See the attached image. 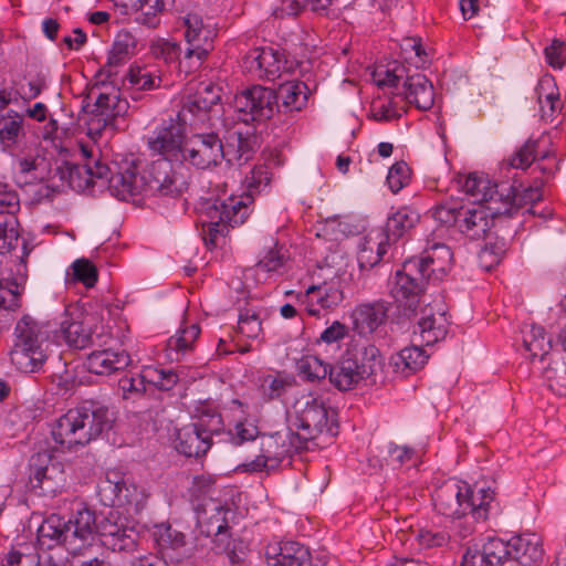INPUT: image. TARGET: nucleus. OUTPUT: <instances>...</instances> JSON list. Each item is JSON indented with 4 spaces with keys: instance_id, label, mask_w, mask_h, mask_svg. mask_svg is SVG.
Masks as SVG:
<instances>
[{
    "instance_id": "1",
    "label": "nucleus",
    "mask_w": 566,
    "mask_h": 566,
    "mask_svg": "<svg viewBox=\"0 0 566 566\" xmlns=\"http://www.w3.org/2000/svg\"><path fill=\"white\" fill-rule=\"evenodd\" d=\"M73 190L86 191L95 179H106L112 196L128 200L138 195L178 198L188 182L180 171L167 159L154 160L138 175L135 163L123 161L107 166L94 155V147L78 142L73 147Z\"/></svg>"
},
{
    "instance_id": "2",
    "label": "nucleus",
    "mask_w": 566,
    "mask_h": 566,
    "mask_svg": "<svg viewBox=\"0 0 566 566\" xmlns=\"http://www.w3.org/2000/svg\"><path fill=\"white\" fill-rule=\"evenodd\" d=\"M136 39L128 31L117 33L109 51L103 72L106 81L101 87H92L87 96L82 98L81 111L77 115L78 125H87L90 133L101 132L107 127L117 128V118L127 114L129 104L123 92L127 90H151L160 78L154 76L147 69L129 67L119 76V67L134 54Z\"/></svg>"
},
{
    "instance_id": "3",
    "label": "nucleus",
    "mask_w": 566,
    "mask_h": 566,
    "mask_svg": "<svg viewBox=\"0 0 566 566\" xmlns=\"http://www.w3.org/2000/svg\"><path fill=\"white\" fill-rule=\"evenodd\" d=\"M419 262L407 260L401 270L395 274V282L390 290L392 297L403 308L409 318L417 317L418 331L426 345H432L443 339L448 333L449 321L442 304H427L419 308L422 293L428 283L427 274L418 269Z\"/></svg>"
},
{
    "instance_id": "4",
    "label": "nucleus",
    "mask_w": 566,
    "mask_h": 566,
    "mask_svg": "<svg viewBox=\"0 0 566 566\" xmlns=\"http://www.w3.org/2000/svg\"><path fill=\"white\" fill-rule=\"evenodd\" d=\"M295 426L300 432H295L306 446L321 436L329 439L338 433L337 413L326 401L318 396L306 395L300 398L295 405Z\"/></svg>"
},
{
    "instance_id": "5",
    "label": "nucleus",
    "mask_w": 566,
    "mask_h": 566,
    "mask_svg": "<svg viewBox=\"0 0 566 566\" xmlns=\"http://www.w3.org/2000/svg\"><path fill=\"white\" fill-rule=\"evenodd\" d=\"M250 214L243 197H229L227 200L208 201L205 208L203 240L207 247L216 248L219 237H226L229 228L242 224Z\"/></svg>"
},
{
    "instance_id": "6",
    "label": "nucleus",
    "mask_w": 566,
    "mask_h": 566,
    "mask_svg": "<svg viewBox=\"0 0 566 566\" xmlns=\"http://www.w3.org/2000/svg\"><path fill=\"white\" fill-rule=\"evenodd\" d=\"M17 342L10 352L15 367L23 373H32L45 360L41 348L43 340L41 327L29 315H24L15 326Z\"/></svg>"
},
{
    "instance_id": "7",
    "label": "nucleus",
    "mask_w": 566,
    "mask_h": 566,
    "mask_svg": "<svg viewBox=\"0 0 566 566\" xmlns=\"http://www.w3.org/2000/svg\"><path fill=\"white\" fill-rule=\"evenodd\" d=\"M59 515H51L38 530V542L42 549L48 551L44 562L38 556L35 566H67L71 552L67 547L69 524Z\"/></svg>"
},
{
    "instance_id": "8",
    "label": "nucleus",
    "mask_w": 566,
    "mask_h": 566,
    "mask_svg": "<svg viewBox=\"0 0 566 566\" xmlns=\"http://www.w3.org/2000/svg\"><path fill=\"white\" fill-rule=\"evenodd\" d=\"M405 77V67L396 66L384 72V77L377 78L379 86L398 87L400 80ZM403 99L420 111H428L434 103V88L426 75L417 73L406 76L402 84Z\"/></svg>"
},
{
    "instance_id": "9",
    "label": "nucleus",
    "mask_w": 566,
    "mask_h": 566,
    "mask_svg": "<svg viewBox=\"0 0 566 566\" xmlns=\"http://www.w3.org/2000/svg\"><path fill=\"white\" fill-rule=\"evenodd\" d=\"M112 422L108 408L96 400H83L73 416V446H85L96 439Z\"/></svg>"
},
{
    "instance_id": "10",
    "label": "nucleus",
    "mask_w": 566,
    "mask_h": 566,
    "mask_svg": "<svg viewBox=\"0 0 566 566\" xmlns=\"http://www.w3.org/2000/svg\"><path fill=\"white\" fill-rule=\"evenodd\" d=\"M221 417L213 413L209 420L203 418L179 429L175 439V449L185 457L200 458L212 446V436L220 432Z\"/></svg>"
},
{
    "instance_id": "11",
    "label": "nucleus",
    "mask_w": 566,
    "mask_h": 566,
    "mask_svg": "<svg viewBox=\"0 0 566 566\" xmlns=\"http://www.w3.org/2000/svg\"><path fill=\"white\" fill-rule=\"evenodd\" d=\"M233 107L242 114L241 119L249 123L270 119L279 111L280 105L273 88L253 85L235 94Z\"/></svg>"
},
{
    "instance_id": "12",
    "label": "nucleus",
    "mask_w": 566,
    "mask_h": 566,
    "mask_svg": "<svg viewBox=\"0 0 566 566\" xmlns=\"http://www.w3.org/2000/svg\"><path fill=\"white\" fill-rule=\"evenodd\" d=\"M224 145L216 133L193 134L185 140L184 161L198 169H209L226 160Z\"/></svg>"
},
{
    "instance_id": "13",
    "label": "nucleus",
    "mask_w": 566,
    "mask_h": 566,
    "mask_svg": "<svg viewBox=\"0 0 566 566\" xmlns=\"http://www.w3.org/2000/svg\"><path fill=\"white\" fill-rule=\"evenodd\" d=\"M221 88L212 83H200L196 92L187 97L180 116L184 120L192 117L191 124H211L213 116L220 111Z\"/></svg>"
},
{
    "instance_id": "14",
    "label": "nucleus",
    "mask_w": 566,
    "mask_h": 566,
    "mask_svg": "<svg viewBox=\"0 0 566 566\" xmlns=\"http://www.w3.org/2000/svg\"><path fill=\"white\" fill-rule=\"evenodd\" d=\"M105 503L112 506H134L138 510L144 501V490L130 483L118 470H108L99 485Z\"/></svg>"
},
{
    "instance_id": "15",
    "label": "nucleus",
    "mask_w": 566,
    "mask_h": 566,
    "mask_svg": "<svg viewBox=\"0 0 566 566\" xmlns=\"http://www.w3.org/2000/svg\"><path fill=\"white\" fill-rule=\"evenodd\" d=\"M30 484L43 493H55L65 482L64 469L55 455L46 451L33 454L29 462Z\"/></svg>"
},
{
    "instance_id": "16",
    "label": "nucleus",
    "mask_w": 566,
    "mask_h": 566,
    "mask_svg": "<svg viewBox=\"0 0 566 566\" xmlns=\"http://www.w3.org/2000/svg\"><path fill=\"white\" fill-rule=\"evenodd\" d=\"M184 128L178 122L170 119L148 139V147L153 156H160L170 164L184 161Z\"/></svg>"
},
{
    "instance_id": "17",
    "label": "nucleus",
    "mask_w": 566,
    "mask_h": 566,
    "mask_svg": "<svg viewBox=\"0 0 566 566\" xmlns=\"http://www.w3.org/2000/svg\"><path fill=\"white\" fill-rule=\"evenodd\" d=\"M99 538L104 548L129 554L137 549L139 534L134 527L118 524L115 513L109 512L99 521Z\"/></svg>"
},
{
    "instance_id": "18",
    "label": "nucleus",
    "mask_w": 566,
    "mask_h": 566,
    "mask_svg": "<svg viewBox=\"0 0 566 566\" xmlns=\"http://www.w3.org/2000/svg\"><path fill=\"white\" fill-rule=\"evenodd\" d=\"M433 503L440 514L460 518L472 510L471 490L467 484L447 482L436 490Z\"/></svg>"
},
{
    "instance_id": "19",
    "label": "nucleus",
    "mask_w": 566,
    "mask_h": 566,
    "mask_svg": "<svg viewBox=\"0 0 566 566\" xmlns=\"http://www.w3.org/2000/svg\"><path fill=\"white\" fill-rule=\"evenodd\" d=\"M50 139L52 147L56 150L55 168L52 178L71 187V134L69 127L59 126L55 119H51L44 135Z\"/></svg>"
},
{
    "instance_id": "20",
    "label": "nucleus",
    "mask_w": 566,
    "mask_h": 566,
    "mask_svg": "<svg viewBox=\"0 0 566 566\" xmlns=\"http://www.w3.org/2000/svg\"><path fill=\"white\" fill-rule=\"evenodd\" d=\"M305 448L301 438L290 429L261 437V452L271 462V468L277 469L285 458Z\"/></svg>"
},
{
    "instance_id": "21",
    "label": "nucleus",
    "mask_w": 566,
    "mask_h": 566,
    "mask_svg": "<svg viewBox=\"0 0 566 566\" xmlns=\"http://www.w3.org/2000/svg\"><path fill=\"white\" fill-rule=\"evenodd\" d=\"M452 256L450 248L444 243L428 242L423 255L411 260L420 263L417 266L421 272H424L423 274H427L428 280L431 277L441 280L451 268Z\"/></svg>"
},
{
    "instance_id": "22",
    "label": "nucleus",
    "mask_w": 566,
    "mask_h": 566,
    "mask_svg": "<svg viewBox=\"0 0 566 566\" xmlns=\"http://www.w3.org/2000/svg\"><path fill=\"white\" fill-rule=\"evenodd\" d=\"M389 310L390 303L382 300L358 305L352 314L354 329L359 335L373 334L386 323Z\"/></svg>"
},
{
    "instance_id": "23",
    "label": "nucleus",
    "mask_w": 566,
    "mask_h": 566,
    "mask_svg": "<svg viewBox=\"0 0 566 566\" xmlns=\"http://www.w3.org/2000/svg\"><path fill=\"white\" fill-rule=\"evenodd\" d=\"M269 566H312L310 551L296 542H282L266 547Z\"/></svg>"
},
{
    "instance_id": "24",
    "label": "nucleus",
    "mask_w": 566,
    "mask_h": 566,
    "mask_svg": "<svg viewBox=\"0 0 566 566\" xmlns=\"http://www.w3.org/2000/svg\"><path fill=\"white\" fill-rule=\"evenodd\" d=\"M492 214L485 207H463L458 230L471 240L484 239L493 226Z\"/></svg>"
},
{
    "instance_id": "25",
    "label": "nucleus",
    "mask_w": 566,
    "mask_h": 566,
    "mask_svg": "<svg viewBox=\"0 0 566 566\" xmlns=\"http://www.w3.org/2000/svg\"><path fill=\"white\" fill-rule=\"evenodd\" d=\"M129 364L130 357L126 352L104 349L91 353L82 363V367L96 375H109L126 368Z\"/></svg>"
},
{
    "instance_id": "26",
    "label": "nucleus",
    "mask_w": 566,
    "mask_h": 566,
    "mask_svg": "<svg viewBox=\"0 0 566 566\" xmlns=\"http://www.w3.org/2000/svg\"><path fill=\"white\" fill-rule=\"evenodd\" d=\"M513 563L522 566H533L543 559L542 541L537 534L526 533L510 539Z\"/></svg>"
},
{
    "instance_id": "27",
    "label": "nucleus",
    "mask_w": 566,
    "mask_h": 566,
    "mask_svg": "<svg viewBox=\"0 0 566 566\" xmlns=\"http://www.w3.org/2000/svg\"><path fill=\"white\" fill-rule=\"evenodd\" d=\"M248 59L250 60V67H256L260 71V76L269 81L280 78L286 70L283 53L273 48H256L252 50Z\"/></svg>"
},
{
    "instance_id": "28",
    "label": "nucleus",
    "mask_w": 566,
    "mask_h": 566,
    "mask_svg": "<svg viewBox=\"0 0 566 566\" xmlns=\"http://www.w3.org/2000/svg\"><path fill=\"white\" fill-rule=\"evenodd\" d=\"M307 313L319 316V310H334L344 298L343 291L335 284L311 285L306 290Z\"/></svg>"
},
{
    "instance_id": "29",
    "label": "nucleus",
    "mask_w": 566,
    "mask_h": 566,
    "mask_svg": "<svg viewBox=\"0 0 566 566\" xmlns=\"http://www.w3.org/2000/svg\"><path fill=\"white\" fill-rule=\"evenodd\" d=\"M196 512L199 534L206 537H212L213 533L228 527L227 511L219 502L212 499H209L205 504H197Z\"/></svg>"
},
{
    "instance_id": "30",
    "label": "nucleus",
    "mask_w": 566,
    "mask_h": 566,
    "mask_svg": "<svg viewBox=\"0 0 566 566\" xmlns=\"http://www.w3.org/2000/svg\"><path fill=\"white\" fill-rule=\"evenodd\" d=\"M25 136L22 115L9 112L0 117V146L3 151L13 154L24 143Z\"/></svg>"
},
{
    "instance_id": "31",
    "label": "nucleus",
    "mask_w": 566,
    "mask_h": 566,
    "mask_svg": "<svg viewBox=\"0 0 566 566\" xmlns=\"http://www.w3.org/2000/svg\"><path fill=\"white\" fill-rule=\"evenodd\" d=\"M255 139L249 130L242 132L239 127H234L226 139L224 150L229 153L226 154V161L230 165L247 163L252 156Z\"/></svg>"
},
{
    "instance_id": "32",
    "label": "nucleus",
    "mask_w": 566,
    "mask_h": 566,
    "mask_svg": "<svg viewBox=\"0 0 566 566\" xmlns=\"http://www.w3.org/2000/svg\"><path fill=\"white\" fill-rule=\"evenodd\" d=\"M346 355L357 363V370L365 379L376 382V376L381 371L384 363L379 349L373 344H364L355 350H347Z\"/></svg>"
},
{
    "instance_id": "33",
    "label": "nucleus",
    "mask_w": 566,
    "mask_h": 566,
    "mask_svg": "<svg viewBox=\"0 0 566 566\" xmlns=\"http://www.w3.org/2000/svg\"><path fill=\"white\" fill-rule=\"evenodd\" d=\"M97 316L85 308L81 302L73 305V348L84 349L93 345V329Z\"/></svg>"
},
{
    "instance_id": "34",
    "label": "nucleus",
    "mask_w": 566,
    "mask_h": 566,
    "mask_svg": "<svg viewBox=\"0 0 566 566\" xmlns=\"http://www.w3.org/2000/svg\"><path fill=\"white\" fill-rule=\"evenodd\" d=\"M547 138L527 139L510 158L509 165L516 169H526L535 160H549L552 153L544 149Z\"/></svg>"
},
{
    "instance_id": "35",
    "label": "nucleus",
    "mask_w": 566,
    "mask_h": 566,
    "mask_svg": "<svg viewBox=\"0 0 566 566\" xmlns=\"http://www.w3.org/2000/svg\"><path fill=\"white\" fill-rule=\"evenodd\" d=\"M20 222L15 214L0 210V254H8L13 251L21 242L23 249V260L28 255L27 243L20 238Z\"/></svg>"
},
{
    "instance_id": "36",
    "label": "nucleus",
    "mask_w": 566,
    "mask_h": 566,
    "mask_svg": "<svg viewBox=\"0 0 566 566\" xmlns=\"http://www.w3.org/2000/svg\"><path fill=\"white\" fill-rule=\"evenodd\" d=\"M364 380L357 370V363L350 355H344L342 360L329 368V381L339 390H349Z\"/></svg>"
},
{
    "instance_id": "37",
    "label": "nucleus",
    "mask_w": 566,
    "mask_h": 566,
    "mask_svg": "<svg viewBox=\"0 0 566 566\" xmlns=\"http://www.w3.org/2000/svg\"><path fill=\"white\" fill-rule=\"evenodd\" d=\"M420 216L417 211L402 207L387 218L386 238L388 241L396 242L419 221Z\"/></svg>"
},
{
    "instance_id": "38",
    "label": "nucleus",
    "mask_w": 566,
    "mask_h": 566,
    "mask_svg": "<svg viewBox=\"0 0 566 566\" xmlns=\"http://www.w3.org/2000/svg\"><path fill=\"white\" fill-rule=\"evenodd\" d=\"M275 92L277 99H282V106L289 112H300L307 103L308 88L303 82L286 81Z\"/></svg>"
},
{
    "instance_id": "39",
    "label": "nucleus",
    "mask_w": 566,
    "mask_h": 566,
    "mask_svg": "<svg viewBox=\"0 0 566 566\" xmlns=\"http://www.w3.org/2000/svg\"><path fill=\"white\" fill-rule=\"evenodd\" d=\"M535 93L541 107V117L545 122L553 123L556 114L562 109L559 95L554 92V84L551 78H543L538 82Z\"/></svg>"
},
{
    "instance_id": "40",
    "label": "nucleus",
    "mask_w": 566,
    "mask_h": 566,
    "mask_svg": "<svg viewBox=\"0 0 566 566\" xmlns=\"http://www.w3.org/2000/svg\"><path fill=\"white\" fill-rule=\"evenodd\" d=\"M103 558H107V555L99 537L87 541L73 538V564L84 560L98 564Z\"/></svg>"
},
{
    "instance_id": "41",
    "label": "nucleus",
    "mask_w": 566,
    "mask_h": 566,
    "mask_svg": "<svg viewBox=\"0 0 566 566\" xmlns=\"http://www.w3.org/2000/svg\"><path fill=\"white\" fill-rule=\"evenodd\" d=\"M91 537H99V522L94 511L83 507L76 511L73 520V538L87 541Z\"/></svg>"
},
{
    "instance_id": "42",
    "label": "nucleus",
    "mask_w": 566,
    "mask_h": 566,
    "mask_svg": "<svg viewBox=\"0 0 566 566\" xmlns=\"http://www.w3.org/2000/svg\"><path fill=\"white\" fill-rule=\"evenodd\" d=\"M523 344L533 358L539 357L541 360H544L552 348V340L545 337L544 328L537 325H531L524 333Z\"/></svg>"
},
{
    "instance_id": "43",
    "label": "nucleus",
    "mask_w": 566,
    "mask_h": 566,
    "mask_svg": "<svg viewBox=\"0 0 566 566\" xmlns=\"http://www.w3.org/2000/svg\"><path fill=\"white\" fill-rule=\"evenodd\" d=\"M461 182L462 190L471 196L474 201L476 202H491L493 199V187L491 185V181L484 177L480 176L478 174H470L464 178Z\"/></svg>"
},
{
    "instance_id": "44",
    "label": "nucleus",
    "mask_w": 566,
    "mask_h": 566,
    "mask_svg": "<svg viewBox=\"0 0 566 566\" xmlns=\"http://www.w3.org/2000/svg\"><path fill=\"white\" fill-rule=\"evenodd\" d=\"M493 187V201H485L486 209L492 214H512L515 209V201H513L514 187L507 184L492 185Z\"/></svg>"
},
{
    "instance_id": "45",
    "label": "nucleus",
    "mask_w": 566,
    "mask_h": 566,
    "mask_svg": "<svg viewBox=\"0 0 566 566\" xmlns=\"http://www.w3.org/2000/svg\"><path fill=\"white\" fill-rule=\"evenodd\" d=\"M199 334L200 327L197 324L187 326L168 339L167 349L170 352V355L175 353V359H179L180 356L192 349V345Z\"/></svg>"
},
{
    "instance_id": "46",
    "label": "nucleus",
    "mask_w": 566,
    "mask_h": 566,
    "mask_svg": "<svg viewBox=\"0 0 566 566\" xmlns=\"http://www.w3.org/2000/svg\"><path fill=\"white\" fill-rule=\"evenodd\" d=\"M510 541L491 537L483 544L484 558L489 562L490 566H504L512 564Z\"/></svg>"
},
{
    "instance_id": "47",
    "label": "nucleus",
    "mask_w": 566,
    "mask_h": 566,
    "mask_svg": "<svg viewBox=\"0 0 566 566\" xmlns=\"http://www.w3.org/2000/svg\"><path fill=\"white\" fill-rule=\"evenodd\" d=\"M153 538L159 549H178L186 544L184 533L172 528L168 524L156 525L153 531Z\"/></svg>"
},
{
    "instance_id": "48",
    "label": "nucleus",
    "mask_w": 566,
    "mask_h": 566,
    "mask_svg": "<svg viewBox=\"0 0 566 566\" xmlns=\"http://www.w3.org/2000/svg\"><path fill=\"white\" fill-rule=\"evenodd\" d=\"M428 359L426 352L419 346H410L402 348L392 357L394 365L397 368L402 367L403 370L416 371L421 368Z\"/></svg>"
},
{
    "instance_id": "49",
    "label": "nucleus",
    "mask_w": 566,
    "mask_h": 566,
    "mask_svg": "<svg viewBox=\"0 0 566 566\" xmlns=\"http://www.w3.org/2000/svg\"><path fill=\"white\" fill-rule=\"evenodd\" d=\"M98 281V269L92 260L80 258L73 261V284L81 283L93 289Z\"/></svg>"
},
{
    "instance_id": "50",
    "label": "nucleus",
    "mask_w": 566,
    "mask_h": 566,
    "mask_svg": "<svg viewBox=\"0 0 566 566\" xmlns=\"http://www.w3.org/2000/svg\"><path fill=\"white\" fill-rule=\"evenodd\" d=\"M300 375L310 381L324 379L329 376V366L321 358L312 355L303 357L297 365Z\"/></svg>"
},
{
    "instance_id": "51",
    "label": "nucleus",
    "mask_w": 566,
    "mask_h": 566,
    "mask_svg": "<svg viewBox=\"0 0 566 566\" xmlns=\"http://www.w3.org/2000/svg\"><path fill=\"white\" fill-rule=\"evenodd\" d=\"M22 287L12 277L0 279V308L15 311L20 307Z\"/></svg>"
},
{
    "instance_id": "52",
    "label": "nucleus",
    "mask_w": 566,
    "mask_h": 566,
    "mask_svg": "<svg viewBox=\"0 0 566 566\" xmlns=\"http://www.w3.org/2000/svg\"><path fill=\"white\" fill-rule=\"evenodd\" d=\"M51 436L55 442L53 452H64L71 449V440H69V437L71 436V418L69 412L62 415L55 420L51 429Z\"/></svg>"
},
{
    "instance_id": "53",
    "label": "nucleus",
    "mask_w": 566,
    "mask_h": 566,
    "mask_svg": "<svg viewBox=\"0 0 566 566\" xmlns=\"http://www.w3.org/2000/svg\"><path fill=\"white\" fill-rule=\"evenodd\" d=\"M188 44L189 46L186 49L184 57L179 60V65H185L187 72H190L201 65V63L207 59L209 52L213 49V45H203L198 42Z\"/></svg>"
},
{
    "instance_id": "54",
    "label": "nucleus",
    "mask_w": 566,
    "mask_h": 566,
    "mask_svg": "<svg viewBox=\"0 0 566 566\" xmlns=\"http://www.w3.org/2000/svg\"><path fill=\"white\" fill-rule=\"evenodd\" d=\"M544 377L552 391L559 396H566V365L556 361L544 369Z\"/></svg>"
},
{
    "instance_id": "55",
    "label": "nucleus",
    "mask_w": 566,
    "mask_h": 566,
    "mask_svg": "<svg viewBox=\"0 0 566 566\" xmlns=\"http://www.w3.org/2000/svg\"><path fill=\"white\" fill-rule=\"evenodd\" d=\"M464 206H459L457 202H447L437 206L432 209V218L443 226H455L458 228L460 221V211Z\"/></svg>"
},
{
    "instance_id": "56",
    "label": "nucleus",
    "mask_w": 566,
    "mask_h": 566,
    "mask_svg": "<svg viewBox=\"0 0 566 566\" xmlns=\"http://www.w3.org/2000/svg\"><path fill=\"white\" fill-rule=\"evenodd\" d=\"M291 385L292 382L284 377L268 375L263 378L261 389L269 399H275L284 395Z\"/></svg>"
},
{
    "instance_id": "57",
    "label": "nucleus",
    "mask_w": 566,
    "mask_h": 566,
    "mask_svg": "<svg viewBox=\"0 0 566 566\" xmlns=\"http://www.w3.org/2000/svg\"><path fill=\"white\" fill-rule=\"evenodd\" d=\"M238 328L247 337L256 338L262 331L260 317L255 312L244 310L240 313Z\"/></svg>"
},
{
    "instance_id": "58",
    "label": "nucleus",
    "mask_w": 566,
    "mask_h": 566,
    "mask_svg": "<svg viewBox=\"0 0 566 566\" xmlns=\"http://www.w3.org/2000/svg\"><path fill=\"white\" fill-rule=\"evenodd\" d=\"M271 174L265 166L254 167L250 176H247V188L249 193L245 196L247 200L251 199L252 193L260 191L262 187H266L270 184Z\"/></svg>"
},
{
    "instance_id": "59",
    "label": "nucleus",
    "mask_w": 566,
    "mask_h": 566,
    "mask_svg": "<svg viewBox=\"0 0 566 566\" xmlns=\"http://www.w3.org/2000/svg\"><path fill=\"white\" fill-rule=\"evenodd\" d=\"M147 376H149L148 382L156 386L159 390L166 391L172 389L179 380L178 375L172 369H149L147 370Z\"/></svg>"
},
{
    "instance_id": "60",
    "label": "nucleus",
    "mask_w": 566,
    "mask_h": 566,
    "mask_svg": "<svg viewBox=\"0 0 566 566\" xmlns=\"http://www.w3.org/2000/svg\"><path fill=\"white\" fill-rule=\"evenodd\" d=\"M544 185V180L535 179L534 185L523 189L522 191H516L514 189L513 201H515V209L520 208L527 203H535L542 199V187Z\"/></svg>"
},
{
    "instance_id": "61",
    "label": "nucleus",
    "mask_w": 566,
    "mask_h": 566,
    "mask_svg": "<svg viewBox=\"0 0 566 566\" xmlns=\"http://www.w3.org/2000/svg\"><path fill=\"white\" fill-rule=\"evenodd\" d=\"M408 167L406 163L400 161L391 166L387 176V184L394 193L401 190L409 180Z\"/></svg>"
},
{
    "instance_id": "62",
    "label": "nucleus",
    "mask_w": 566,
    "mask_h": 566,
    "mask_svg": "<svg viewBox=\"0 0 566 566\" xmlns=\"http://www.w3.org/2000/svg\"><path fill=\"white\" fill-rule=\"evenodd\" d=\"M480 502L476 503V500L474 499L473 494L471 493V501H472V510H470V513H472V516L476 520L485 521L488 518L490 504L493 501V494L494 492L488 488V489H480Z\"/></svg>"
},
{
    "instance_id": "63",
    "label": "nucleus",
    "mask_w": 566,
    "mask_h": 566,
    "mask_svg": "<svg viewBox=\"0 0 566 566\" xmlns=\"http://www.w3.org/2000/svg\"><path fill=\"white\" fill-rule=\"evenodd\" d=\"M416 538L423 548L441 547L449 542V535L444 532L419 530Z\"/></svg>"
},
{
    "instance_id": "64",
    "label": "nucleus",
    "mask_w": 566,
    "mask_h": 566,
    "mask_svg": "<svg viewBox=\"0 0 566 566\" xmlns=\"http://www.w3.org/2000/svg\"><path fill=\"white\" fill-rule=\"evenodd\" d=\"M180 46L175 42L161 41L153 48L156 57L164 60L165 63H171L179 60Z\"/></svg>"
}]
</instances>
